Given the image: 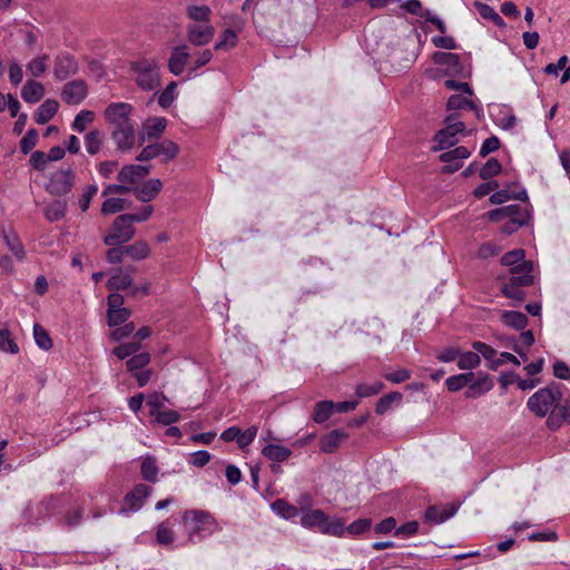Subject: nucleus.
<instances>
[{
    "label": "nucleus",
    "mask_w": 570,
    "mask_h": 570,
    "mask_svg": "<svg viewBox=\"0 0 570 570\" xmlns=\"http://www.w3.org/2000/svg\"><path fill=\"white\" fill-rule=\"evenodd\" d=\"M474 373L468 372L462 374L452 375L446 379L445 385L449 391L456 392L461 390L462 387L470 385V383L474 380Z\"/></svg>",
    "instance_id": "31"
},
{
    "label": "nucleus",
    "mask_w": 570,
    "mask_h": 570,
    "mask_svg": "<svg viewBox=\"0 0 570 570\" xmlns=\"http://www.w3.org/2000/svg\"><path fill=\"white\" fill-rule=\"evenodd\" d=\"M33 337L36 341V344L45 350L48 351L52 347V340L49 336L48 332L39 324H35L33 326Z\"/></svg>",
    "instance_id": "47"
},
{
    "label": "nucleus",
    "mask_w": 570,
    "mask_h": 570,
    "mask_svg": "<svg viewBox=\"0 0 570 570\" xmlns=\"http://www.w3.org/2000/svg\"><path fill=\"white\" fill-rule=\"evenodd\" d=\"M177 83L171 81L168 86L163 90V92L158 97V104L163 108L169 107L175 100V90Z\"/></svg>",
    "instance_id": "55"
},
{
    "label": "nucleus",
    "mask_w": 570,
    "mask_h": 570,
    "mask_svg": "<svg viewBox=\"0 0 570 570\" xmlns=\"http://www.w3.org/2000/svg\"><path fill=\"white\" fill-rule=\"evenodd\" d=\"M138 87L153 90L160 86L159 66L155 59H139L130 63Z\"/></svg>",
    "instance_id": "3"
},
{
    "label": "nucleus",
    "mask_w": 570,
    "mask_h": 570,
    "mask_svg": "<svg viewBox=\"0 0 570 570\" xmlns=\"http://www.w3.org/2000/svg\"><path fill=\"white\" fill-rule=\"evenodd\" d=\"M161 188V180L158 178H153L145 181L141 186L136 187L135 189H132V191L138 200L142 203H148L156 198Z\"/></svg>",
    "instance_id": "18"
},
{
    "label": "nucleus",
    "mask_w": 570,
    "mask_h": 570,
    "mask_svg": "<svg viewBox=\"0 0 570 570\" xmlns=\"http://www.w3.org/2000/svg\"><path fill=\"white\" fill-rule=\"evenodd\" d=\"M126 255L135 261L145 259L150 255V247L145 240H137L131 245L124 246Z\"/></svg>",
    "instance_id": "32"
},
{
    "label": "nucleus",
    "mask_w": 570,
    "mask_h": 570,
    "mask_svg": "<svg viewBox=\"0 0 570 570\" xmlns=\"http://www.w3.org/2000/svg\"><path fill=\"white\" fill-rule=\"evenodd\" d=\"M470 156V151L466 147L460 146L452 150L445 151L440 155V160L448 163L442 168V173L452 174L461 168V160Z\"/></svg>",
    "instance_id": "14"
},
{
    "label": "nucleus",
    "mask_w": 570,
    "mask_h": 570,
    "mask_svg": "<svg viewBox=\"0 0 570 570\" xmlns=\"http://www.w3.org/2000/svg\"><path fill=\"white\" fill-rule=\"evenodd\" d=\"M48 58V55H42L29 61L27 65V70L31 73L32 77L37 78L46 72Z\"/></svg>",
    "instance_id": "45"
},
{
    "label": "nucleus",
    "mask_w": 570,
    "mask_h": 570,
    "mask_svg": "<svg viewBox=\"0 0 570 570\" xmlns=\"http://www.w3.org/2000/svg\"><path fill=\"white\" fill-rule=\"evenodd\" d=\"M348 438L343 430L336 429L323 436L320 441L321 450L325 453H333L338 449L341 443Z\"/></svg>",
    "instance_id": "20"
},
{
    "label": "nucleus",
    "mask_w": 570,
    "mask_h": 570,
    "mask_svg": "<svg viewBox=\"0 0 570 570\" xmlns=\"http://www.w3.org/2000/svg\"><path fill=\"white\" fill-rule=\"evenodd\" d=\"M134 107L128 102H112L105 108L104 118L111 130L135 124L130 118Z\"/></svg>",
    "instance_id": "6"
},
{
    "label": "nucleus",
    "mask_w": 570,
    "mask_h": 570,
    "mask_svg": "<svg viewBox=\"0 0 570 570\" xmlns=\"http://www.w3.org/2000/svg\"><path fill=\"white\" fill-rule=\"evenodd\" d=\"M88 94L87 85L83 80L77 79L67 82L61 91L62 100L68 105H79Z\"/></svg>",
    "instance_id": "10"
},
{
    "label": "nucleus",
    "mask_w": 570,
    "mask_h": 570,
    "mask_svg": "<svg viewBox=\"0 0 570 570\" xmlns=\"http://www.w3.org/2000/svg\"><path fill=\"white\" fill-rule=\"evenodd\" d=\"M156 538L159 544L169 546L174 540V533L165 523H161L157 528Z\"/></svg>",
    "instance_id": "64"
},
{
    "label": "nucleus",
    "mask_w": 570,
    "mask_h": 570,
    "mask_svg": "<svg viewBox=\"0 0 570 570\" xmlns=\"http://www.w3.org/2000/svg\"><path fill=\"white\" fill-rule=\"evenodd\" d=\"M76 183V173L71 167L61 168L51 174L46 190L55 196L69 194Z\"/></svg>",
    "instance_id": "5"
},
{
    "label": "nucleus",
    "mask_w": 570,
    "mask_h": 570,
    "mask_svg": "<svg viewBox=\"0 0 570 570\" xmlns=\"http://www.w3.org/2000/svg\"><path fill=\"white\" fill-rule=\"evenodd\" d=\"M105 135L99 129H92L85 135V145L87 153L91 156L97 155L104 144Z\"/></svg>",
    "instance_id": "26"
},
{
    "label": "nucleus",
    "mask_w": 570,
    "mask_h": 570,
    "mask_svg": "<svg viewBox=\"0 0 570 570\" xmlns=\"http://www.w3.org/2000/svg\"><path fill=\"white\" fill-rule=\"evenodd\" d=\"M67 206V200L56 199L45 208V217L49 222L60 220L66 216Z\"/></svg>",
    "instance_id": "29"
},
{
    "label": "nucleus",
    "mask_w": 570,
    "mask_h": 570,
    "mask_svg": "<svg viewBox=\"0 0 570 570\" xmlns=\"http://www.w3.org/2000/svg\"><path fill=\"white\" fill-rule=\"evenodd\" d=\"M333 410H334V402L321 401L315 404L313 420L316 423H323L331 417Z\"/></svg>",
    "instance_id": "37"
},
{
    "label": "nucleus",
    "mask_w": 570,
    "mask_h": 570,
    "mask_svg": "<svg viewBox=\"0 0 570 570\" xmlns=\"http://www.w3.org/2000/svg\"><path fill=\"white\" fill-rule=\"evenodd\" d=\"M184 522L189 530L190 539L195 533L203 530H208L209 525L214 522L212 517L200 510L186 511L184 514Z\"/></svg>",
    "instance_id": "9"
},
{
    "label": "nucleus",
    "mask_w": 570,
    "mask_h": 570,
    "mask_svg": "<svg viewBox=\"0 0 570 570\" xmlns=\"http://www.w3.org/2000/svg\"><path fill=\"white\" fill-rule=\"evenodd\" d=\"M465 126L462 121H454L449 124L446 127H444L443 129L439 130L435 134L434 141L436 142V145L432 147V150L439 151L455 145V136L459 132H463Z\"/></svg>",
    "instance_id": "8"
},
{
    "label": "nucleus",
    "mask_w": 570,
    "mask_h": 570,
    "mask_svg": "<svg viewBox=\"0 0 570 570\" xmlns=\"http://www.w3.org/2000/svg\"><path fill=\"white\" fill-rule=\"evenodd\" d=\"M3 240L8 248L12 252V254L18 259H23L26 256V252L23 248L22 243L19 240L18 236L14 233H7L6 230L2 232Z\"/></svg>",
    "instance_id": "36"
},
{
    "label": "nucleus",
    "mask_w": 570,
    "mask_h": 570,
    "mask_svg": "<svg viewBox=\"0 0 570 570\" xmlns=\"http://www.w3.org/2000/svg\"><path fill=\"white\" fill-rule=\"evenodd\" d=\"M384 387L382 382H375L374 384H358L356 386V395L360 397H368L379 394Z\"/></svg>",
    "instance_id": "54"
},
{
    "label": "nucleus",
    "mask_w": 570,
    "mask_h": 570,
    "mask_svg": "<svg viewBox=\"0 0 570 570\" xmlns=\"http://www.w3.org/2000/svg\"><path fill=\"white\" fill-rule=\"evenodd\" d=\"M187 13L195 21H208L210 9L207 6H193L188 8Z\"/></svg>",
    "instance_id": "58"
},
{
    "label": "nucleus",
    "mask_w": 570,
    "mask_h": 570,
    "mask_svg": "<svg viewBox=\"0 0 570 570\" xmlns=\"http://www.w3.org/2000/svg\"><path fill=\"white\" fill-rule=\"evenodd\" d=\"M215 35L213 26L191 24L187 28V39L194 46H205L212 41Z\"/></svg>",
    "instance_id": "16"
},
{
    "label": "nucleus",
    "mask_w": 570,
    "mask_h": 570,
    "mask_svg": "<svg viewBox=\"0 0 570 570\" xmlns=\"http://www.w3.org/2000/svg\"><path fill=\"white\" fill-rule=\"evenodd\" d=\"M433 61L436 65L445 66L452 75H459L463 69L456 53L438 51L433 55Z\"/></svg>",
    "instance_id": "19"
},
{
    "label": "nucleus",
    "mask_w": 570,
    "mask_h": 570,
    "mask_svg": "<svg viewBox=\"0 0 570 570\" xmlns=\"http://www.w3.org/2000/svg\"><path fill=\"white\" fill-rule=\"evenodd\" d=\"M179 147L176 142L169 139L161 140L156 144L147 145L141 153L137 156L138 161H148L156 157H163L164 161L173 160L177 157Z\"/></svg>",
    "instance_id": "7"
},
{
    "label": "nucleus",
    "mask_w": 570,
    "mask_h": 570,
    "mask_svg": "<svg viewBox=\"0 0 570 570\" xmlns=\"http://www.w3.org/2000/svg\"><path fill=\"white\" fill-rule=\"evenodd\" d=\"M78 72V62L69 53H59L55 59L53 75L58 80H65Z\"/></svg>",
    "instance_id": "11"
},
{
    "label": "nucleus",
    "mask_w": 570,
    "mask_h": 570,
    "mask_svg": "<svg viewBox=\"0 0 570 570\" xmlns=\"http://www.w3.org/2000/svg\"><path fill=\"white\" fill-rule=\"evenodd\" d=\"M95 112L91 110H81L73 119L71 125L72 129L78 132H83L87 127L94 121Z\"/></svg>",
    "instance_id": "43"
},
{
    "label": "nucleus",
    "mask_w": 570,
    "mask_h": 570,
    "mask_svg": "<svg viewBox=\"0 0 570 570\" xmlns=\"http://www.w3.org/2000/svg\"><path fill=\"white\" fill-rule=\"evenodd\" d=\"M189 57V48L187 45L174 47L168 59V70L174 76H180L185 71Z\"/></svg>",
    "instance_id": "13"
},
{
    "label": "nucleus",
    "mask_w": 570,
    "mask_h": 570,
    "mask_svg": "<svg viewBox=\"0 0 570 570\" xmlns=\"http://www.w3.org/2000/svg\"><path fill=\"white\" fill-rule=\"evenodd\" d=\"M562 397L560 385L551 383L547 387L540 389L528 400V407L540 417H544Z\"/></svg>",
    "instance_id": "2"
},
{
    "label": "nucleus",
    "mask_w": 570,
    "mask_h": 570,
    "mask_svg": "<svg viewBox=\"0 0 570 570\" xmlns=\"http://www.w3.org/2000/svg\"><path fill=\"white\" fill-rule=\"evenodd\" d=\"M149 362H150V354L144 352V353L132 355L126 362V365H127L128 371L135 372V371H138V370H141L142 367H145Z\"/></svg>",
    "instance_id": "52"
},
{
    "label": "nucleus",
    "mask_w": 570,
    "mask_h": 570,
    "mask_svg": "<svg viewBox=\"0 0 570 570\" xmlns=\"http://www.w3.org/2000/svg\"><path fill=\"white\" fill-rule=\"evenodd\" d=\"M38 141V131L36 129H29L26 136L20 140V149L23 154H28Z\"/></svg>",
    "instance_id": "62"
},
{
    "label": "nucleus",
    "mask_w": 570,
    "mask_h": 570,
    "mask_svg": "<svg viewBox=\"0 0 570 570\" xmlns=\"http://www.w3.org/2000/svg\"><path fill=\"white\" fill-rule=\"evenodd\" d=\"M493 387V383L488 374H483L475 382L469 385L468 397H478Z\"/></svg>",
    "instance_id": "30"
},
{
    "label": "nucleus",
    "mask_w": 570,
    "mask_h": 570,
    "mask_svg": "<svg viewBox=\"0 0 570 570\" xmlns=\"http://www.w3.org/2000/svg\"><path fill=\"white\" fill-rule=\"evenodd\" d=\"M131 203L124 198H107L101 206V214L110 215L129 208Z\"/></svg>",
    "instance_id": "34"
},
{
    "label": "nucleus",
    "mask_w": 570,
    "mask_h": 570,
    "mask_svg": "<svg viewBox=\"0 0 570 570\" xmlns=\"http://www.w3.org/2000/svg\"><path fill=\"white\" fill-rule=\"evenodd\" d=\"M345 531L344 522L336 518L330 520L327 517L325 519V527L323 533L332 534V535H342Z\"/></svg>",
    "instance_id": "57"
},
{
    "label": "nucleus",
    "mask_w": 570,
    "mask_h": 570,
    "mask_svg": "<svg viewBox=\"0 0 570 570\" xmlns=\"http://www.w3.org/2000/svg\"><path fill=\"white\" fill-rule=\"evenodd\" d=\"M154 416L156 419V422L163 425H170L171 423H175L180 419V415L173 410L159 411Z\"/></svg>",
    "instance_id": "63"
},
{
    "label": "nucleus",
    "mask_w": 570,
    "mask_h": 570,
    "mask_svg": "<svg viewBox=\"0 0 570 570\" xmlns=\"http://www.w3.org/2000/svg\"><path fill=\"white\" fill-rule=\"evenodd\" d=\"M167 121L165 118H155L144 125V135L147 138L159 137L165 130Z\"/></svg>",
    "instance_id": "40"
},
{
    "label": "nucleus",
    "mask_w": 570,
    "mask_h": 570,
    "mask_svg": "<svg viewBox=\"0 0 570 570\" xmlns=\"http://www.w3.org/2000/svg\"><path fill=\"white\" fill-rule=\"evenodd\" d=\"M525 253L523 249H513L508 253H505L501 257V264L503 266L510 267V271L515 267L517 265L521 264L522 262H528L524 259Z\"/></svg>",
    "instance_id": "44"
},
{
    "label": "nucleus",
    "mask_w": 570,
    "mask_h": 570,
    "mask_svg": "<svg viewBox=\"0 0 570 570\" xmlns=\"http://www.w3.org/2000/svg\"><path fill=\"white\" fill-rule=\"evenodd\" d=\"M502 170V166L497 158H490L484 164V166L480 169V177L483 180L490 179L497 175H499Z\"/></svg>",
    "instance_id": "49"
},
{
    "label": "nucleus",
    "mask_w": 570,
    "mask_h": 570,
    "mask_svg": "<svg viewBox=\"0 0 570 570\" xmlns=\"http://www.w3.org/2000/svg\"><path fill=\"white\" fill-rule=\"evenodd\" d=\"M548 414V428L550 430H558L568 417V406L566 404H556Z\"/></svg>",
    "instance_id": "25"
},
{
    "label": "nucleus",
    "mask_w": 570,
    "mask_h": 570,
    "mask_svg": "<svg viewBox=\"0 0 570 570\" xmlns=\"http://www.w3.org/2000/svg\"><path fill=\"white\" fill-rule=\"evenodd\" d=\"M458 510L455 504L442 505V507H429L425 512L426 520L434 523H442L453 517Z\"/></svg>",
    "instance_id": "21"
},
{
    "label": "nucleus",
    "mask_w": 570,
    "mask_h": 570,
    "mask_svg": "<svg viewBox=\"0 0 570 570\" xmlns=\"http://www.w3.org/2000/svg\"><path fill=\"white\" fill-rule=\"evenodd\" d=\"M272 510L279 517L289 520L298 515V509L283 499H277L272 503Z\"/></svg>",
    "instance_id": "35"
},
{
    "label": "nucleus",
    "mask_w": 570,
    "mask_h": 570,
    "mask_svg": "<svg viewBox=\"0 0 570 570\" xmlns=\"http://www.w3.org/2000/svg\"><path fill=\"white\" fill-rule=\"evenodd\" d=\"M126 214L119 215L111 224L110 232L104 237L107 246H118L134 238L136 228Z\"/></svg>",
    "instance_id": "4"
},
{
    "label": "nucleus",
    "mask_w": 570,
    "mask_h": 570,
    "mask_svg": "<svg viewBox=\"0 0 570 570\" xmlns=\"http://www.w3.org/2000/svg\"><path fill=\"white\" fill-rule=\"evenodd\" d=\"M238 36L233 29H226L215 45V50H230L237 45Z\"/></svg>",
    "instance_id": "42"
},
{
    "label": "nucleus",
    "mask_w": 570,
    "mask_h": 570,
    "mask_svg": "<svg viewBox=\"0 0 570 570\" xmlns=\"http://www.w3.org/2000/svg\"><path fill=\"white\" fill-rule=\"evenodd\" d=\"M481 363V357L475 352H465L461 353L458 357V367L460 370H473L478 367Z\"/></svg>",
    "instance_id": "41"
},
{
    "label": "nucleus",
    "mask_w": 570,
    "mask_h": 570,
    "mask_svg": "<svg viewBox=\"0 0 570 570\" xmlns=\"http://www.w3.org/2000/svg\"><path fill=\"white\" fill-rule=\"evenodd\" d=\"M0 351L10 354L19 353V346L7 327L0 326Z\"/></svg>",
    "instance_id": "39"
},
{
    "label": "nucleus",
    "mask_w": 570,
    "mask_h": 570,
    "mask_svg": "<svg viewBox=\"0 0 570 570\" xmlns=\"http://www.w3.org/2000/svg\"><path fill=\"white\" fill-rule=\"evenodd\" d=\"M130 314H131L130 311L125 307L108 309V312H107L108 325L110 327L118 326V325L125 323L130 317Z\"/></svg>",
    "instance_id": "46"
},
{
    "label": "nucleus",
    "mask_w": 570,
    "mask_h": 570,
    "mask_svg": "<svg viewBox=\"0 0 570 570\" xmlns=\"http://www.w3.org/2000/svg\"><path fill=\"white\" fill-rule=\"evenodd\" d=\"M132 277L130 274L125 273L122 268H118L116 273L108 279L107 288L109 291H125L131 287Z\"/></svg>",
    "instance_id": "24"
},
{
    "label": "nucleus",
    "mask_w": 570,
    "mask_h": 570,
    "mask_svg": "<svg viewBox=\"0 0 570 570\" xmlns=\"http://www.w3.org/2000/svg\"><path fill=\"white\" fill-rule=\"evenodd\" d=\"M533 263L522 262L521 264L513 267L510 272V277L502 284V293L505 297L522 302L525 297V292L522 289L524 286H529L533 283Z\"/></svg>",
    "instance_id": "1"
},
{
    "label": "nucleus",
    "mask_w": 570,
    "mask_h": 570,
    "mask_svg": "<svg viewBox=\"0 0 570 570\" xmlns=\"http://www.w3.org/2000/svg\"><path fill=\"white\" fill-rule=\"evenodd\" d=\"M262 453L271 461L284 462L291 456L292 451L286 446L268 444L263 449Z\"/></svg>",
    "instance_id": "27"
},
{
    "label": "nucleus",
    "mask_w": 570,
    "mask_h": 570,
    "mask_svg": "<svg viewBox=\"0 0 570 570\" xmlns=\"http://www.w3.org/2000/svg\"><path fill=\"white\" fill-rule=\"evenodd\" d=\"M150 487L141 483L137 484L131 492L126 494V507H122L120 512L125 513L127 511H138L142 507L145 500L150 495Z\"/></svg>",
    "instance_id": "12"
},
{
    "label": "nucleus",
    "mask_w": 570,
    "mask_h": 570,
    "mask_svg": "<svg viewBox=\"0 0 570 570\" xmlns=\"http://www.w3.org/2000/svg\"><path fill=\"white\" fill-rule=\"evenodd\" d=\"M474 6L482 18L491 20L498 27L505 26L502 17L489 4L476 1Z\"/></svg>",
    "instance_id": "38"
},
{
    "label": "nucleus",
    "mask_w": 570,
    "mask_h": 570,
    "mask_svg": "<svg viewBox=\"0 0 570 570\" xmlns=\"http://www.w3.org/2000/svg\"><path fill=\"white\" fill-rule=\"evenodd\" d=\"M402 399V394L400 392H391L384 396H382L375 406V412L380 415L387 412L393 402L400 401Z\"/></svg>",
    "instance_id": "51"
},
{
    "label": "nucleus",
    "mask_w": 570,
    "mask_h": 570,
    "mask_svg": "<svg viewBox=\"0 0 570 570\" xmlns=\"http://www.w3.org/2000/svg\"><path fill=\"white\" fill-rule=\"evenodd\" d=\"M501 322L514 330H523L528 324V317L521 312L505 311L501 314Z\"/></svg>",
    "instance_id": "28"
},
{
    "label": "nucleus",
    "mask_w": 570,
    "mask_h": 570,
    "mask_svg": "<svg viewBox=\"0 0 570 570\" xmlns=\"http://www.w3.org/2000/svg\"><path fill=\"white\" fill-rule=\"evenodd\" d=\"M141 344L140 342H129L126 344H120L119 346L115 347L112 353L120 360H124L126 357L132 356L137 354V352L140 350Z\"/></svg>",
    "instance_id": "50"
},
{
    "label": "nucleus",
    "mask_w": 570,
    "mask_h": 570,
    "mask_svg": "<svg viewBox=\"0 0 570 570\" xmlns=\"http://www.w3.org/2000/svg\"><path fill=\"white\" fill-rule=\"evenodd\" d=\"M507 362H511L514 365H520V360L515 355L509 352H502L499 357H497L491 363H488V367L492 371H497L501 365H503Z\"/></svg>",
    "instance_id": "60"
},
{
    "label": "nucleus",
    "mask_w": 570,
    "mask_h": 570,
    "mask_svg": "<svg viewBox=\"0 0 570 570\" xmlns=\"http://www.w3.org/2000/svg\"><path fill=\"white\" fill-rule=\"evenodd\" d=\"M449 110H459L463 108H469L472 110H476L475 104L461 95H452L446 104Z\"/></svg>",
    "instance_id": "48"
},
{
    "label": "nucleus",
    "mask_w": 570,
    "mask_h": 570,
    "mask_svg": "<svg viewBox=\"0 0 570 570\" xmlns=\"http://www.w3.org/2000/svg\"><path fill=\"white\" fill-rule=\"evenodd\" d=\"M472 348L476 351L478 354H481L489 363L495 360L497 351L483 342L474 341Z\"/></svg>",
    "instance_id": "59"
},
{
    "label": "nucleus",
    "mask_w": 570,
    "mask_h": 570,
    "mask_svg": "<svg viewBox=\"0 0 570 570\" xmlns=\"http://www.w3.org/2000/svg\"><path fill=\"white\" fill-rule=\"evenodd\" d=\"M45 95L43 86L35 80H28L21 90V97L26 102L36 104Z\"/></svg>",
    "instance_id": "22"
},
{
    "label": "nucleus",
    "mask_w": 570,
    "mask_h": 570,
    "mask_svg": "<svg viewBox=\"0 0 570 570\" xmlns=\"http://www.w3.org/2000/svg\"><path fill=\"white\" fill-rule=\"evenodd\" d=\"M58 108L59 104L57 100L47 99L38 107L35 120L40 125L47 124L56 115Z\"/></svg>",
    "instance_id": "23"
},
{
    "label": "nucleus",
    "mask_w": 570,
    "mask_h": 570,
    "mask_svg": "<svg viewBox=\"0 0 570 570\" xmlns=\"http://www.w3.org/2000/svg\"><path fill=\"white\" fill-rule=\"evenodd\" d=\"M504 207L509 208L505 213L507 218L514 220H524L525 224L528 223L529 213L527 209L522 208L520 205H509Z\"/></svg>",
    "instance_id": "61"
},
{
    "label": "nucleus",
    "mask_w": 570,
    "mask_h": 570,
    "mask_svg": "<svg viewBox=\"0 0 570 570\" xmlns=\"http://www.w3.org/2000/svg\"><path fill=\"white\" fill-rule=\"evenodd\" d=\"M158 474V468L153 458H147L141 463V475L146 481L155 482Z\"/></svg>",
    "instance_id": "53"
},
{
    "label": "nucleus",
    "mask_w": 570,
    "mask_h": 570,
    "mask_svg": "<svg viewBox=\"0 0 570 570\" xmlns=\"http://www.w3.org/2000/svg\"><path fill=\"white\" fill-rule=\"evenodd\" d=\"M326 515L322 510H312L307 512L301 520V523L305 528H315L317 527L322 532L325 527Z\"/></svg>",
    "instance_id": "33"
},
{
    "label": "nucleus",
    "mask_w": 570,
    "mask_h": 570,
    "mask_svg": "<svg viewBox=\"0 0 570 570\" xmlns=\"http://www.w3.org/2000/svg\"><path fill=\"white\" fill-rule=\"evenodd\" d=\"M167 397L163 393L155 392L147 397V405L150 406V415H155L157 412L161 411L165 405Z\"/></svg>",
    "instance_id": "56"
},
{
    "label": "nucleus",
    "mask_w": 570,
    "mask_h": 570,
    "mask_svg": "<svg viewBox=\"0 0 570 570\" xmlns=\"http://www.w3.org/2000/svg\"><path fill=\"white\" fill-rule=\"evenodd\" d=\"M149 174V167L142 165H126L118 173L119 183L132 185Z\"/></svg>",
    "instance_id": "17"
},
{
    "label": "nucleus",
    "mask_w": 570,
    "mask_h": 570,
    "mask_svg": "<svg viewBox=\"0 0 570 570\" xmlns=\"http://www.w3.org/2000/svg\"><path fill=\"white\" fill-rule=\"evenodd\" d=\"M111 138L120 151L130 150L136 142V125L122 126V128L111 130Z\"/></svg>",
    "instance_id": "15"
}]
</instances>
